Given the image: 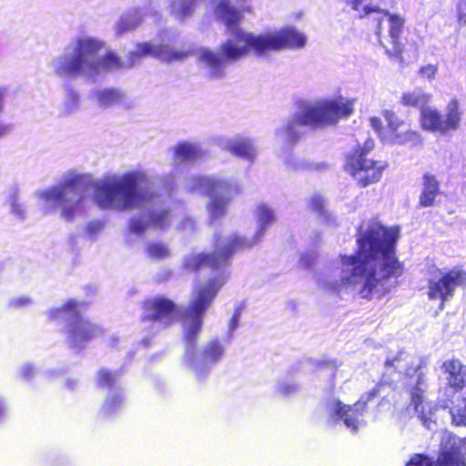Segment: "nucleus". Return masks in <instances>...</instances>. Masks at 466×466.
I'll return each instance as SVG.
<instances>
[{"mask_svg":"<svg viewBox=\"0 0 466 466\" xmlns=\"http://www.w3.org/2000/svg\"><path fill=\"white\" fill-rule=\"evenodd\" d=\"M171 214L169 209L152 211L148 215V223L154 227L164 229L170 225Z\"/></svg>","mask_w":466,"mask_h":466,"instance_id":"28","label":"nucleus"},{"mask_svg":"<svg viewBox=\"0 0 466 466\" xmlns=\"http://www.w3.org/2000/svg\"><path fill=\"white\" fill-rule=\"evenodd\" d=\"M440 193L441 187L437 177L433 174L425 173L422 176V189L419 198V207H431Z\"/></svg>","mask_w":466,"mask_h":466,"instance_id":"21","label":"nucleus"},{"mask_svg":"<svg viewBox=\"0 0 466 466\" xmlns=\"http://www.w3.org/2000/svg\"><path fill=\"white\" fill-rule=\"evenodd\" d=\"M431 95L421 91L404 92L400 97V104L408 107H420V109L427 106L430 102Z\"/></svg>","mask_w":466,"mask_h":466,"instance_id":"25","label":"nucleus"},{"mask_svg":"<svg viewBox=\"0 0 466 466\" xmlns=\"http://www.w3.org/2000/svg\"><path fill=\"white\" fill-rule=\"evenodd\" d=\"M216 11L228 28L236 30L231 38L221 43L219 52L200 49L198 60L208 69L210 79L223 78L227 64L241 59L250 51L261 56L268 52L301 48L306 45V36L291 27L258 35L245 32L238 28L243 17L241 11L227 1L219 2Z\"/></svg>","mask_w":466,"mask_h":466,"instance_id":"2","label":"nucleus"},{"mask_svg":"<svg viewBox=\"0 0 466 466\" xmlns=\"http://www.w3.org/2000/svg\"><path fill=\"white\" fill-rule=\"evenodd\" d=\"M381 387H382V384L378 383L370 391L365 392L360 397V401L362 402L363 406H365L368 402L371 401L375 397H377L380 394Z\"/></svg>","mask_w":466,"mask_h":466,"instance_id":"37","label":"nucleus"},{"mask_svg":"<svg viewBox=\"0 0 466 466\" xmlns=\"http://www.w3.org/2000/svg\"><path fill=\"white\" fill-rule=\"evenodd\" d=\"M136 25L135 24H131V23H128V22H120L118 25H117V27H116V34L117 35H122L129 30H133L136 28Z\"/></svg>","mask_w":466,"mask_h":466,"instance_id":"39","label":"nucleus"},{"mask_svg":"<svg viewBox=\"0 0 466 466\" xmlns=\"http://www.w3.org/2000/svg\"><path fill=\"white\" fill-rule=\"evenodd\" d=\"M405 466H466V437L448 432L441 439L435 461L426 454L415 453Z\"/></svg>","mask_w":466,"mask_h":466,"instance_id":"11","label":"nucleus"},{"mask_svg":"<svg viewBox=\"0 0 466 466\" xmlns=\"http://www.w3.org/2000/svg\"><path fill=\"white\" fill-rule=\"evenodd\" d=\"M257 213L259 228L256 234L255 239L249 240L244 238L247 241L252 242V246L259 241L260 237L266 231L268 226L273 223L275 218L273 210L268 205L265 204H260L258 206Z\"/></svg>","mask_w":466,"mask_h":466,"instance_id":"23","label":"nucleus"},{"mask_svg":"<svg viewBox=\"0 0 466 466\" xmlns=\"http://www.w3.org/2000/svg\"><path fill=\"white\" fill-rule=\"evenodd\" d=\"M456 19L460 26H466V0H458L456 5Z\"/></svg>","mask_w":466,"mask_h":466,"instance_id":"35","label":"nucleus"},{"mask_svg":"<svg viewBox=\"0 0 466 466\" xmlns=\"http://www.w3.org/2000/svg\"><path fill=\"white\" fill-rule=\"evenodd\" d=\"M362 3V0H351L350 6L353 10L358 11Z\"/></svg>","mask_w":466,"mask_h":466,"instance_id":"42","label":"nucleus"},{"mask_svg":"<svg viewBox=\"0 0 466 466\" xmlns=\"http://www.w3.org/2000/svg\"><path fill=\"white\" fill-rule=\"evenodd\" d=\"M175 156L181 161L193 160L200 156L198 148L187 142L180 143L176 147Z\"/></svg>","mask_w":466,"mask_h":466,"instance_id":"29","label":"nucleus"},{"mask_svg":"<svg viewBox=\"0 0 466 466\" xmlns=\"http://www.w3.org/2000/svg\"><path fill=\"white\" fill-rule=\"evenodd\" d=\"M418 73L422 78L432 80L438 73V66L431 64L423 66Z\"/></svg>","mask_w":466,"mask_h":466,"instance_id":"36","label":"nucleus"},{"mask_svg":"<svg viewBox=\"0 0 466 466\" xmlns=\"http://www.w3.org/2000/svg\"><path fill=\"white\" fill-rule=\"evenodd\" d=\"M238 316L237 314H235L232 319H231V322H232V326L235 327L237 325V322H238Z\"/></svg>","mask_w":466,"mask_h":466,"instance_id":"46","label":"nucleus"},{"mask_svg":"<svg viewBox=\"0 0 466 466\" xmlns=\"http://www.w3.org/2000/svg\"><path fill=\"white\" fill-rule=\"evenodd\" d=\"M120 93L114 88L105 89L101 91L97 96L99 104L105 107L110 106L117 103L120 100Z\"/></svg>","mask_w":466,"mask_h":466,"instance_id":"32","label":"nucleus"},{"mask_svg":"<svg viewBox=\"0 0 466 466\" xmlns=\"http://www.w3.org/2000/svg\"><path fill=\"white\" fill-rule=\"evenodd\" d=\"M84 184V177L75 175L66 178L59 186L46 189L41 197L46 203L64 204L77 195Z\"/></svg>","mask_w":466,"mask_h":466,"instance_id":"18","label":"nucleus"},{"mask_svg":"<svg viewBox=\"0 0 466 466\" xmlns=\"http://www.w3.org/2000/svg\"><path fill=\"white\" fill-rule=\"evenodd\" d=\"M196 186L209 198L207 209L212 218L224 216L230 199L239 192L237 184L211 177H198Z\"/></svg>","mask_w":466,"mask_h":466,"instance_id":"13","label":"nucleus"},{"mask_svg":"<svg viewBox=\"0 0 466 466\" xmlns=\"http://www.w3.org/2000/svg\"><path fill=\"white\" fill-rule=\"evenodd\" d=\"M326 203L325 199L322 196L319 194L312 195L309 201V207L311 211L324 216L326 215V208H325Z\"/></svg>","mask_w":466,"mask_h":466,"instance_id":"33","label":"nucleus"},{"mask_svg":"<svg viewBox=\"0 0 466 466\" xmlns=\"http://www.w3.org/2000/svg\"><path fill=\"white\" fill-rule=\"evenodd\" d=\"M66 386L70 389V390H74L76 386V380H74V379H68L66 381Z\"/></svg>","mask_w":466,"mask_h":466,"instance_id":"43","label":"nucleus"},{"mask_svg":"<svg viewBox=\"0 0 466 466\" xmlns=\"http://www.w3.org/2000/svg\"><path fill=\"white\" fill-rule=\"evenodd\" d=\"M381 116L386 121V126L378 116H371L370 123L382 142L407 145L416 144L420 141V133L412 127V124L402 119L394 110L383 109Z\"/></svg>","mask_w":466,"mask_h":466,"instance_id":"12","label":"nucleus"},{"mask_svg":"<svg viewBox=\"0 0 466 466\" xmlns=\"http://www.w3.org/2000/svg\"><path fill=\"white\" fill-rule=\"evenodd\" d=\"M459 287H466V270L453 268L442 272L438 279H429L427 295L431 300H440V309H443Z\"/></svg>","mask_w":466,"mask_h":466,"instance_id":"16","label":"nucleus"},{"mask_svg":"<svg viewBox=\"0 0 466 466\" xmlns=\"http://www.w3.org/2000/svg\"><path fill=\"white\" fill-rule=\"evenodd\" d=\"M227 150L233 156L251 160L256 156V150L248 139L241 138L227 145Z\"/></svg>","mask_w":466,"mask_h":466,"instance_id":"22","label":"nucleus"},{"mask_svg":"<svg viewBox=\"0 0 466 466\" xmlns=\"http://www.w3.org/2000/svg\"><path fill=\"white\" fill-rule=\"evenodd\" d=\"M410 405L413 406V409L416 412L419 413L420 419L426 423L428 418L423 413L422 410V403H423V393L424 390L421 388L420 378L418 379L415 385L410 390Z\"/></svg>","mask_w":466,"mask_h":466,"instance_id":"26","label":"nucleus"},{"mask_svg":"<svg viewBox=\"0 0 466 466\" xmlns=\"http://www.w3.org/2000/svg\"><path fill=\"white\" fill-rule=\"evenodd\" d=\"M373 149L374 141L368 138L362 145H356L345 156L344 169L360 187L378 183L388 167L385 161L369 157V154Z\"/></svg>","mask_w":466,"mask_h":466,"instance_id":"9","label":"nucleus"},{"mask_svg":"<svg viewBox=\"0 0 466 466\" xmlns=\"http://www.w3.org/2000/svg\"><path fill=\"white\" fill-rule=\"evenodd\" d=\"M130 231L135 234H141L145 230V223L138 218H134L130 221Z\"/></svg>","mask_w":466,"mask_h":466,"instance_id":"38","label":"nucleus"},{"mask_svg":"<svg viewBox=\"0 0 466 466\" xmlns=\"http://www.w3.org/2000/svg\"><path fill=\"white\" fill-rule=\"evenodd\" d=\"M117 380V374L107 369H100L96 373V383L100 388H112Z\"/></svg>","mask_w":466,"mask_h":466,"instance_id":"30","label":"nucleus"},{"mask_svg":"<svg viewBox=\"0 0 466 466\" xmlns=\"http://www.w3.org/2000/svg\"><path fill=\"white\" fill-rule=\"evenodd\" d=\"M147 177L144 173L130 171L120 177H111L95 187V200L101 208L126 211L144 206L153 194L142 190Z\"/></svg>","mask_w":466,"mask_h":466,"instance_id":"4","label":"nucleus"},{"mask_svg":"<svg viewBox=\"0 0 466 466\" xmlns=\"http://www.w3.org/2000/svg\"><path fill=\"white\" fill-rule=\"evenodd\" d=\"M189 51L172 48L169 45H153L150 42H141L136 45V49L127 56L129 66H135L142 58L147 56L156 57L166 63L184 60L189 56Z\"/></svg>","mask_w":466,"mask_h":466,"instance_id":"17","label":"nucleus"},{"mask_svg":"<svg viewBox=\"0 0 466 466\" xmlns=\"http://www.w3.org/2000/svg\"><path fill=\"white\" fill-rule=\"evenodd\" d=\"M353 112V102L342 96L320 99L312 105H306L288 123L285 131L290 139H297L298 127H324L336 125L339 119L348 117Z\"/></svg>","mask_w":466,"mask_h":466,"instance_id":"6","label":"nucleus"},{"mask_svg":"<svg viewBox=\"0 0 466 466\" xmlns=\"http://www.w3.org/2000/svg\"><path fill=\"white\" fill-rule=\"evenodd\" d=\"M10 130L9 126L0 123V138L6 135Z\"/></svg>","mask_w":466,"mask_h":466,"instance_id":"41","label":"nucleus"},{"mask_svg":"<svg viewBox=\"0 0 466 466\" xmlns=\"http://www.w3.org/2000/svg\"><path fill=\"white\" fill-rule=\"evenodd\" d=\"M104 47V42L96 38H77L71 55L57 57L55 74L59 76L72 77L83 74L97 75L101 72L120 71L132 67L129 66L128 56L125 61L113 50H108L102 56L95 59Z\"/></svg>","mask_w":466,"mask_h":466,"instance_id":"3","label":"nucleus"},{"mask_svg":"<svg viewBox=\"0 0 466 466\" xmlns=\"http://www.w3.org/2000/svg\"><path fill=\"white\" fill-rule=\"evenodd\" d=\"M147 254L152 259L160 260L167 258L170 255V252L166 244L155 242L147 246Z\"/></svg>","mask_w":466,"mask_h":466,"instance_id":"31","label":"nucleus"},{"mask_svg":"<svg viewBox=\"0 0 466 466\" xmlns=\"http://www.w3.org/2000/svg\"><path fill=\"white\" fill-rule=\"evenodd\" d=\"M461 120V110L457 99L453 98L447 105V112L442 115L435 108L420 109V123L423 130L438 132L445 135L459 128Z\"/></svg>","mask_w":466,"mask_h":466,"instance_id":"15","label":"nucleus"},{"mask_svg":"<svg viewBox=\"0 0 466 466\" xmlns=\"http://www.w3.org/2000/svg\"><path fill=\"white\" fill-rule=\"evenodd\" d=\"M252 242L247 241L243 237L235 235L229 242L212 252H198L188 254L184 257L182 268L184 270L196 273L204 268H209L211 270H217L228 266L229 260L237 251L252 248Z\"/></svg>","mask_w":466,"mask_h":466,"instance_id":"10","label":"nucleus"},{"mask_svg":"<svg viewBox=\"0 0 466 466\" xmlns=\"http://www.w3.org/2000/svg\"><path fill=\"white\" fill-rule=\"evenodd\" d=\"M393 364H394V360H387L385 361V366H386V367L393 366Z\"/></svg>","mask_w":466,"mask_h":466,"instance_id":"47","label":"nucleus"},{"mask_svg":"<svg viewBox=\"0 0 466 466\" xmlns=\"http://www.w3.org/2000/svg\"><path fill=\"white\" fill-rule=\"evenodd\" d=\"M83 198L79 197L77 200L72 205H64L61 210V216L67 221L74 218L78 205L82 201Z\"/></svg>","mask_w":466,"mask_h":466,"instance_id":"34","label":"nucleus"},{"mask_svg":"<svg viewBox=\"0 0 466 466\" xmlns=\"http://www.w3.org/2000/svg\"><path fill=\"white\" fill-rule=\"evenodd\" d=\"M225 283L221 276L209 278L205 283L193 288L191 297L184 317L190 320V326L185 333V340L188 348L194 350L203 324V317L211 307L219 289Z\"/></svg>","mask_w":466,"mask_h":466,"instance_id":"8","label":"nucleus"},{"mask_svg":"<svg viewBox=\"0 0 466 466\" xmlns=\"http://www.w3.org/2000/svg\"><path fill=\"white\" fill-rule=\"evenodd\" d=\"M224 347L218 339L208 341L204 347L201 359L204 364H215L222 359Z\"/></svg>","mask_w":466,"mask_h":466,"instance_id":"24","label":"nucleus"},{"mask_svg":"<svg viewBox=\"0 0 466 466\" xmlns=\"http://www.w3.org/2000/svg\"><path fill=\"white\" fill-rule=\"evenodd\" d=\"M370 14H376L375 35L384 48L385 54L391 60L404 64V56L409 51V46L417 49L416 43H410L402 37L405 20L398 14H392L387 9H381L376 5H366L360 14V18H364Z\"/></svg>","mask_w":466,"mask_h":466,"instance_id":"5","label":"nucleus"},{"mask_svg":"<svg viewBox=\"0 0 466 466\" xmlns=\"http://www.w3.org/2000/svg\"><path fill=\"white\" fill-rule=\"evenodd\" d=\"M141 322L157 325L158 329L172 326L178 317V306L164 296L148 298L142 302Z\"/></svg>","mask_w":466,"mask_h":466,"instance_id":"14","label":"nucleus"},{"mask_svg":"<svg viewBox=\"0 0 466 466\" xmlns=\"http://www.w3.org/2000/svg\"><path fill=\"white\" fill-rule=\"evenodd\" d=\"M194 226V221L191 218H186L180 222V228H185L187 227L192 228Z\"/></svg>","mask_w":466,"mask_h":466,"instance_id":"40","label":"nucleus"},{"mask_svg":"<svg viewBox=\"0 0 466 466\" xmlns=\"http://www.w3.org/2000/svg\"><path fill=\"white\" fill-rule=\"evenodd\" d=\"M441 369L445 375L446 387L453 393L461 392L466 386V365L457 358L445 360Z\"/></svg>","mask_w":466,"mask_h":466,"instance_id":"19","label":"nucleus"},{"mask_svg":"<svg viewBox=\"0 0 466 466\" xmlns=\"http://www.w3.org/2000/svg\"><path fill=\"white\" fill-rule=\"evenodd\" d=\"M124 398L119 392L107 395L101 405L102 415L104 417H110L116 414L120 410Z\"/></svg>","mask_w":466,"mask_h":466,"instance_id":"27","label":"nucleus"},{"mask_svg":"<svg viewBox=\"0 0 466 466\" xmlns=\"http://www.w3.org/2000/svg\"><path fill=\"white\" fill-rule=\"evenodd\" d=\"M68 95L74 102L77 101V95L74 91H70Z\"/></svg>","mask_w":466,"mask_h":466,"instance_id":"45","label":"nucleus"},{"mask_svg":"<svg viewBox=\"0 0 466 466\" xmlns=\"http://www.w3.org/2000/svg\"><path fill=\"white\" fill-rule=\"evenodd\" d=\"M399 238L398 227L370 223L357 240L356 253L339 256L343 266H352L350 271L339 280L328 283V289L339 295L360 285L358 294L368 300L388 294L390 291L388 281L397 280L405 272L404 263L396 253Z\"/></svg>","mask_w":466,"mask_h":466,"instance_id":"1","label":"nucleus"},{"mask_svg":"<svg viewBox=\"0 0 466 466\" xmlns=\"http://www.w3.org/2000/svg\"><path fill=\"white\" fill-rule=\"evenodd\" d=\"M86 302H77L75 299H68L60 307L50 309L46 315L50 322L66 320V343L70 349L82 350L86 344L104 333V329L88 319L81 317V308Z\"/></svg>","mask_w":466,"mask_h":466,"instance_id":"7","label":"nucleus"},{"mask_svg":"<svg viewBox=\"0 0 466 466\" xmlns=\"http://www.w3.org/2000/svg\"><path fill=\"white\" fill-rule=\"evenodd\" d=\"M186 7H187V10L183 11V15L190 14L191 11L193 10L192 3L191 2L187 3Z\"/></svg>","mask_w":466,"mask_h":466,"instance_id":"44","label":"nucleus"},{"mask_svg":"<svg viewBox=\"0 0 466 466\" xmlns=\"http://www.w3.org/2000/svg\"><path fill=\"white\" fill-rule=\"evenodd\" d=\"M360 404V400H358L353 406H350L344 404L339 400H335L333 415L341 419L348 428L357 431L359 428L360 418L362 416V411H360L357 408Z\"/></svg>","mask_w":466,"mask_h":466,"instance_id":"20","label":"nucleus"}]
</instances>
